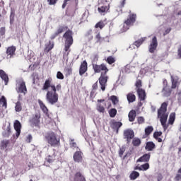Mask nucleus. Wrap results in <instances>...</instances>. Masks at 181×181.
<instances>
[{
    "label": "nucleus",
    "mask_w": 181,
    "mask_h": 181,
    "mask_svg": "<svg viewBox=\"0 0 181 181\" xmlns=\"http://www.w3.org/2000/svg\"><path fill=\"white\" fill-rule=\"evenodd\" d=\"M42 90L47 91L45 98L48 104L54 105V104H56V103L59 101V95L57 94V92H56L54 85L52 84V79L45 80Z\"/></svg>",
    "instance_id": "nucleus-1"
},
{
    "label": "nucleus",
    "mask_w": 181,
    "mask_h": 181,
    "mask_svg": "<svg viewBox=\"0 0 181 181\" xmlns=\"http://www.w3.org/2000/svg\"><path fill=\"white\" fill-rule=\"evenodd\" d=\"M168 108V104L166 103H163L161 105L160 108L158 111V117L160 118V121L161 122V125H163L164 129H166L168 128V126H166V122L168 121V117L169 114L167 111Z\"/></svg>",
    "instance_id": "nucleus-2"
},
{
    "label": "nucleus",
    "mask_w": 181,
    "mask_h": 181,
    "mask_svg": "<svg viewBox=\"0 0 181 181\" xmlns=\"http://www.w3.org/2000/svg\"><path fill=\"white\" fill-rule=\"evenodd\" d=\"M45 139L51 146H56V145H59L60 142V139H57V136H56V134L53 132L47 133Z\"/></svg>",
    "instance_id": "nucleus-3"
},
{
    "label": "nucleus",
    "mask_w": 181,
    "mask_h": 181,
    "mask_svg": "<svg viewBox=\"0 0 181 181\" xmlns=\"http://www.w3.org/2000/svg\"><path fill=\"white\" fill-rule=\"evenodd\" d=\"M71 31H66L64 35V37L66 39L65 41V52H70V47L71 45H73V36H72Z\"/></svg>",
    "instance_id": "nucleus-4"
},
{
    "label": "nucleus",
    "mask_w": 181,
    "mask_h": 181,
    "mask_svg": "<svg viewBox=\"0 0 181 181\" xmlns=\"http://www.w3.org/2000/svg\"><path fill=\"white\" fill-rule=\"evenodd\" d=\"M93 69L95 73H100L101 71H105V74L108 71V68H107V66L104 64H102L100 65L93 64Z\"/></svg>",
    "instance_id": "nucleus-5"
},
{
    "label": "nucleus",
    "mask_w": 181,
    "mask_h": 181,
    "mask_svg": "<svg viewBox=\"0 0 181 181\" xmlns=\"http://www.w3.org/2000/svg\"><path fill=\"white\" fill-rule=\"evenodd\" d=\"M17 92L21 94H26L28 90L26 89V84L23 81L17 83Z\"/></svg>",
    "instance_id": "nucleus-6"
},
{
    "label": "nucleus",
    "mask_w": 181,
    "mask_h": 181,
    "mask_svg": "<svg viewBox=\"0 0 181 181\" xmlns=\"http://www.w3.org/2000/svg\"><path fill=\"white\" fill-rule=\"evenodd\" d=\"M158 47V38L156 37H153L148 47V50L150 53H155V50H156Z\"/></svg>",
    "instance_id": "nucleus-7"
},
{
    "label": "nucleus",
    "mask_w": 181,
    "mask_h": 181,
    "mask_svg": "<svg viewBox=\"0 0 181 181\" xmlns=\"http://www.w3.org/2000/svg\"><path fill=\"white\" fill-rule=\"evenodd\" d=\"M136 21V14L135 13H130L127 18V19L124 21L126 25L129 26H132L134 23H135Z\"/></svg>",
    "instance_id": "nucleus-8"
},
{
    "label": "nucleus",
    "mask_w": 181,
    "mask_h": 181,
    "mask_svg": "<svg viewBox=\"0 0 181 181\" xmlns=\"http://www.w3.org/2000/svg\"><path fill=\"white\" fill-rule=\"evenodd\" d=\"M99 83L102 91H105V86L107 84V76L103 75L102 74L100 77L99 78Z\"/></svg>",
    "instance_id": "nucleus-9"
},
{
    "label": "nucleus",
    "mask_w": 181,
    "mask_h": 181,
    "mask_svg": "<svg viewBox=\"0 0 181 181\" xmlns=\"http://www.w3.org/2000/svg\"><path fill=\"white\" fill-rule=\"evenodd\" d=\"M110 10V4L105 1L104 5L100 4L98 11L100 13H104V12H108Z\"/></svg>",
    "instance_id": "nucleus-10"
},
{
    "label": "nucleus",
    "mask_w": 181,
    "mask_h": 181,
    "mask_svg": "<svg viewBox=\"0 0 181 181\" xmlns=\"http://www.w3.org/2000/svg\"><path fill=\"white\" fill-rule=\"evenodd\" d=\"M15 52H16V47L14 46L8 47L6 50L7 59H11V57H13V56H15Z\"/></svg>",
    "instance_id": "nucleus-11"
},
{
    "label": "nucleus",
    "mask_w": 181,
    "mask_h": 181,
    "mask_svg": "<svg viewBox=\"0 0 181 181\" xmlns=\"http://www.w3.org/2000/svg\"><path fill=\"white\" fill-rule=\"evenodd\" d=\"M40 115L39 114H35V115L33 116V117L30 119V122L31 125L33 126H36L39 122H40Z\"/></svg>",
    "instance_id": "nucleus-12"
},
{
    "label": "nucleus",
    "mask_w": 181,
    "mask_h": 181,
    "mask_svg": "<svg viewBox=\"0 0 181 181\" xmlns=\"http://www.w3.org/2000/svg\"><path fill=\"white\" fill-rule=\"evenodd\" d=\"M22 128V124L19 120H16L14 122V129L16 132V135L17 138H19V135H21V129Z\"/></svg>",
    "instance_id": "nucleus-13"
},
{
    "label": "nucleus",
    "mask_w": 181,
    "mask_h": 181,
    "mask_svg": "<svg viewBox=\"0 0 181 181\" xmlns=\"http://www.w3.org/2000/svg\"><path fill=\"white\" fill-rule=\"evenodd\" d=\"M74 162H77L80 163V162H83V153L81 151H76L74 154Z\"/></svg>",
    "instance_id": "nucleus-14"
},
{
    "label": "nucleus",
    "mask_w": 181,
    "mask_h": 181,
    "mask_svg": "<svg viewBox=\"0 0 181 181\" xmlns=\"http://www.w3.org/2000/svg\"><path fill=\"white\" fill-rule=\"evenodd\" d=\"M137 94L139 95V98L140 101H144L145 98H146V93L145 90L142 88L136 89Z\"/></svg>",
    "instance_id": "nucleus-15"
},
{
    "label": "nucleus",
    "mask_w": 181,
    "mask_h": 181,
    "mask_svg": "<svg viewBox=\"0 0 181 181\" xmlns=\"http://www.w3.org/2000/svg\"><path fill=\"white\" fill-rule=\"evenodd\" d=\"M124 136L127 139V141H129V139L134 138V131L131 129L125 130L124 132Z\"/></svg>",
    "instance_id": "nucleus-16"
},
{
    "label": "nucleus",
    "mask_w": 181,
    "mask_h": 181,
    "mask_svg": "<svg viewBox=\"0 0 181 181\" xmlns=\"http://www.w3.org/2000/svg\"><path fill=\"white\" fill-rule=\"evenodd\" d=\"M87 71V62L83 61V63L81 64L80 69H79V74L80 76H83L84 73Z\"/></svg>",
    "instance_id": "nucleus-17"
},
{
    "label": "nucleus",
    "mask_w": 181,
    "mask_h": 181,
    "mask_svg": "<svg viewBox=\"0 0 181 181\" xmlns=\"http://www.w3.org/2000/svg\"><path fill=\"white\" fill-rule=\"evenodd\" d=\"M97 110L99 112H104L105 109L104 108V100H98Z\"/></svg>",
    "instance_id": "nucleus-18"
},
{
    "label": "nucleus",
    "mask_w": 181,
    "mask_h": 181,
    "mask_svg": "<svg viewBox=\"0 0 181 181\" xmlns=\"http://www.w3.org/2000/svg\"><path fill=\"white\" fill-rule=\"evenodd\" d=\"M0 77L2 80H4L6 86V84H8V82L9 81V78L8 77L6 73L4 71V70H0Z\"/></svg>",
    "instance_id": "nucleus-19"
},
{
    "label": "nucleus",
    "mask_w": 181,
    "mask_h": 181,
    "mask_svg": "<svg viewBox=\"0 0 181 181\" xmlns=\"http://www.w3.org/2000/svg\"><path fill=\"white\" fill-rule=\"evenodd\" d=\"M149 159H151V154L146 153L144 154L143 156L140 157L137 162H149Z\"/></svg>",
    "instance_id": "nucleus-20"
},
{
    "label": "nucleus",
    "mask_w": 181,
    "mask_h": 181,
    "mask_svg": "<svg viewBox=\"0 0 181 181\" xmlns=\"http://www.w3.org/2000/svg\"><path fill=\"white\" fill-rule=\"evenodd\" d=\"M111 127L113 129H116L117 133H118V129L122 127V123L120 122H113Z\"/></svg>",
    "instance_id": "nucleus-21"
},
{
    "label": "nucleus",
    "mask_w": 181,
    "mask_h": 181,
    "mask_svg": "<svg viewBox=\"0 0 181 181\" xmlns=\"http://www.w3.org/2000/svg\"><path fill=\"white\" fill-rule=\"evenodd\" d=\"M38 104H39L42 111H43L44 114H47V112H49V110L47 109V107H46V105H45V103H43V101L39 100Z\"/></svg>",
    "instance_id": "nucleus-22"
},
{
    "label": "nucleus",
    "mask_w": 181,
    "mask_h": 181,
    "mask_svg": "<svg viewBox=\"0 0 181 181\" xmlns=\"http://www.w3.org/2000/svg\"><path fill=\"white\" fill-rule=\"evenodd\" d=\"M129 120L130 122H134L135 121V118L136 117V112L135 110H132L129 113Z\"/></svg>",
    "instance_id": "nucleus-23"
},
{
    "label": "nucleus",
    "mask_w": 181,
    "mask_h": 181,
    "mask_svg": "<svg viewBox=\"0 0 181 181\" xmlns=\"http://www.w3.org/2000/svg\"><path fill=\"white\" fill-rule=\"evenodd\" d=\"M119 33H124L127 32L129 29V26L127 25V23H124L123 24L120 25L119 26Z\"/></svg>",
    "instance_id": "nucleus-24"
},
{
    "label": "nucleus",
    "mask_w": 181,
    "mask_h": 181,
    "mask_svg": "<svg viewBox=\"0 0 181 181\" xmlns=\"http://www.w3.org/2000/svg\"><path fill=\"white\" fill-rule=\"evenodd\" d=\"M145 40H146V37H141L140 39L135 41L134 42V46H136V47H139L142 45V43L145 42Z\"/></svg>",
    "instance_id": "nucleus-25"
},
{
    "label": "nucleus",
    "mask_w": 181,
    "mask_h": 181,
    "mask_svg": "<svg viewBox=\"0 0 181 181\" xmlns=\"http://www.w3.org/2000/svg\"><path fill=\"white\" fill-rule=\"evenodd\" d=\"M145 148L146 151H153L155 149V144L152 141H148L146 143Z\"/></svg>",
    "instance_id": "nucleus-26"
},
{
    "label": "nucleus",
    "mask_w": 181,
    "mask_h": 181,
    "mask_svg": "<svg viewBox=\"0 0 181 181\" xmlns=\"http://www.w3.org/2000/svg\"><path fill=\"white\" fill-rule=\"evenodd\" d=\"M4 129H5V134L4 135V136L8 138L11 134V124H6L4 127Z\"/></svg>",
    "instance_id": "nucleus-27"
},
{
    "label": "nucleus",
    "mask_w": 181,
    "mask_h": 181,
    "mask_svg": "<svg viewBox=\"0 0 181 181\" xmlns=\"http://www.w3.org/2000/svg\"><path fill=\"white\" fill-rule=\"evenodd\" d=\"M178 81L179 78L177 76H171L172 88H176V87L177 86Z\"/></svg>",
    "instance_id": "nucleus-28"
},
{
    "label": "nucleus",
    "mask_w": 181,
    "mask_h": 181,
    "mask_svg": "<svg viewBox=\"0 0 181 181\" xmlns=\"http://www.w3.org/2000/svg\"><path fill=\"white\" fill-rule=\"evenodd\" d=\"M135 169H137L138 170H148L149 169V163H146L145 164H143L140 165L139 167H136Z\"/></svg>",
    "instance_id": "nucleus-29"
},
{
    "label": "nucleus",
    "mask_w": 181,
    "mask_h": 181,
    "mask_svg": "<svg viewBox=\"0 0 181 181\" xmlns=\"http://www.w3.org/2000/svg\"><path fill=\"white\" fill-rule=\"evenodd\" d=\"M15 111L16 112H21V111H22V103H21V101H17L15 103Z\"/></svg>",
    "instance_id": "nucleus-30"
},
{
    "label": "nucleus",
    "mask_w": 181,
    "mask_h": 181,
    "mask_svg": "<svg viewBox=\"0 0 181 181\" xmlns=\"http://www.w3.org/2000/svg\"><path fill=\"white\" fill-rule=\"evenodd\" d=\"M0 104H2V107L3 108H5V110L8 108V103L6 102V98L5 96H1L0 98Z\"/></svg>",
    "instance_id": "nucleus-31"
},
{
    "label": "nucleus",
    "mask_w": 181,
    "mask_h": 181,
    "mask_svg": "<svg viewBox=\"0 0 181 181\" xmlns=\"http://www.w3.org/2000/svg\"><path fill=\"white\" fill-rule=\"evenodd\" d=\"M175 119H176V114L175 112H173L170 115L168 124H170V125H173Z\"/></svg>",
    "instance_id": "nucleus-32"
},
{
    "label": "nucleus",
    "mask_w": 181,
    "mask_h": 181,
    "mask_svg": "<svg viewBox=\"0 0 181 181\" xmlns=\"http://www.w3.org/2000/svg\"><path fill=\"white\" fill-rule=\"evenodd\" d=\"M131 180H136L138 177H139V173L136 171H133L129 175Z\"/></svg>",
    "instance_id": "nucleus-33"
},
{
    "label": "nucleus",
    "mask_w": 181,
    "mask_h": 181,
    "mask_svg": "<svg viewBox=\"0 0 181 181\" xmlns=\"http://www.w3.org/2000/svg\"><path fill=\"white\" fill-rule=\"evenodd\" d=\"M54 47V44L53 42H49L48 44L45 45V52H47V53H49V50H52V49H53V47Z\"/></svg>",
    "instance_id": "nucleus-34"
},
{
    "label": "nucleus",
    "mask_w": 181,
    "mask_h": 181,
    "mask_svg": "<svg viewBox=\"0 0 181 181\" xmlns=\"http://www.w3.org/2000/svg\"><path fill=\"white\" fill-rule=\"evenodd\" d=\"M170 88H169L168 86H165L163 90V94L164 97H169V95H170Z\"/></svg>",
    "instance_id": "nucleus-35"
},
{
    "label": "nucleus",
    "mask_w": 181,
    "mask_h": 181,
    "mask_svg": "<svg viewBox=\"0 0 181 181\" xmlns=\"http://www.w3.org/2000/svg\"><path fill=\"white\" fill-rule=\"evenodd\" d=\"M57 159V157H56V155H52V156H48L46 158V160L49 163H52V162H54V160H56Z\"/></svg>",
    "instance_id": "nucleus-36"
},
{
    "label": "nucleus",
    "mask_w": 181,
    "mask_h": 181,
    "mask_svg": "<svg viewBox=\"0 0 181 181\" xmlns=\"http://www.w3.org/2000/svg\"><path fill=\"white\" fill-rule=\"evenodd\" d=\"M92 87H93V89L90 93V97H94L95 95V90L98 88V82L95 83Z\"/></svg>",
    "instance_id": "nucleus-37"
},
{
    "label": "nucleus",
    "mask_w": 181,
    "mask_h": 181,
    "mask_svg": "<svg viewBox=\"0 0 181 181\" xmlns=\"http://www.w3.org/2000/svg\"><path fill=\"white\" fill-rule=\"evenodd\" d=\"M9 144V141L4 140L0 143L1 149H6L8 145Z\"/></svg>",
    "instance_id": "nucleus-38"
},
{
    "label": "nucleus",
    "mask_w": 181,
    "mask_h": 181,
    "mask_svg": "<svg viewBox=\"0 0 181 181\" xmlns=\"http://www.w3.org/2000/svg\"><path fill=\"white\" fill-rule=\"evenodd\" d=\"M127 98L129 103H134V101H135V100H136L135 95H134L132 93H129L127 95Z\"/></svg>",
    "instance_id": "nucleus-39"
},
{
    "label": "nucleus",
    "mask_w": 181,
    "mask_h": 181,
    "mask_svg": "<svg viewBox=\"0 0 181 181\" xmlns=\"http://www.w3.org/2000/svg\"><path fill=\"white\" fill-rule=\"evenodd\" d=\"M75 177H76V181H86V178H84V177L82 176L81 173H77L76 174Z\"/></svg>",
    "instance_id": "nucleus-40"
},
{
    "label": "nucleus",
    "mask_w": 181,
    "mask_h": 181,
    "mask_svg": "<svg viewBox=\"0 0 181 181\" xmlns=\"http://www.w3.org/2000/svg\"><path fill=\"white\" fill-rule=\"evenodd\" d=\"M153 131V127L152 126H148L145 129L146 135H151V133Z\"/></svg>",
    "instance_id": "nucleus-41"
},
{
    "label": "nucleus",
    "mask_w": 181,
    "mask_h": 181,
    "mask_svg": "<svg viewBox=\"0 0 181 181\" xmlns=\"http://www.w3.org/2000/svg\"><path fill=\"white\" fill-rule=\"evenodd\" d=\"M132 144L134 146H139V145H141V139L134 138L133 139Z\"/></svg>",
    "instance_id": "nucleus-42"
},
{
    "label": "nucleus",
    "mask_w": 181,
    "mask_h": 181,
    "mask_svg": "<svg viewBox=\"0 0 181 181\" xmlns=\"http://www.w3.org/2000/svg\"><path fill=\"white\" fill-rule=\"evenodd\" d=\"M109 114H110V117H111V118H114V117H115L117 115V109H111L109 111Z\"/></svg>",
    "instance_id": "nucleus-43"
},
{
    "label": "nucleus",
    "mask_w": 181,
    "mask_h": 181,
    "mask_svg": "<svg viewBox=\"0 0 181 181\" xmlns=\"http://www.w3.org/2000/svg\"><path fill=\"white\" fill-rule=\"evenodd\" d=\"M104 26H105V24L104 23V22L103 21H100L99 23H98L95 25V28L96 29H98V28L100 29H103V28H104Z\"/></svg>",
    "instance_id": "nucleus-44"
},
{
    "label": "nucleus",
    "mask_w": 181,
    "mask_h": 181,
    "mask_svg": "<svg viewBox=\"0 0 181 181\" xmlns=\"http://www.w3.org/2000/svg\"><path fill=\"white\" fill-rule=\"evenodd\" d=\"M110 100L112 102V104L115 105V104H118V98L115 95H112L110 97Z\"/></svg>",
    "instance_id": "nucleus-45"
},
{
    "label": "nucleus",
    "mask_w": 181,
    "mask_h": 181,
    "mask_svg": "<svg viewBox=\"0 0 181 181\" xmlns=\"http://www.w3.org/2000/svg\"><path fill=\"white\" fill-rule=\"evenodd\" d=\"M63 32V28H59L57 31L54 33V35H52L51 38L54 39L57 35Z\"/></svg>",
    "instance_id": "nucleus-46"
},
{
    "label": "nucleus",
    "mask_w": 181,
    "mask_h": 181,
    "mask_svg": "<svg viewBox=\"0 0 181 181\" xmlns=\"http://www.w3.org/2000/svg\"><path fill=\"white\" fill-rule=\"evenodd\" d=\"M107 62L109 64H112V63L115 62V59L112 57H108L107 59Z\"/></svg>",
    "instance_id": "nucleus-47"
},
{
    "label": "nucleus",
    "mask_w": 181,
    "mask_h": 181,
    "mask_svg": "<svg viewBox=\"0 0 181 181\" xmlns=\"http://www.w3.org/2000/svg\"><path fill=\"white\" fill-rule=\"evenodd\" d=\"M57 78H58L59 80H63V78H64V76L62 72L58 71L57 73Z\"/></svg>",
    "instance_id": "nucleus-48"
},
{
    "label": "nucleus",
    "mask_w": 181,
    "mask_h": 181,
    "mask_svg": "<svg viewBox=\"0 0 181 181\" xmlns=\"http://www.w3.org/2000/svg\"><path fill=\"white\" fill-rule=\"evenodd\" d=\"M136 90H138V88H141V87H142V81H141V80L136 81Z\"/></svg>",
    "instance_id": "nucleus-49"
},
{
    "label": "nucleus",
    "mask_w": 181,
    "mask_h": 181,
    "mask_svg": "<svg viewBox=\"0 0 181 181\" xmlns=\"http://www.w3.org/2000/svg\"><path fill=\"white\" fill-rule=\"evenodd\" d=\"M124 152H125V148L124 147H122L119 151V155L120 158H122V156L124 155Z\"/></svg>",
    "instance_id": "nucleus-50"
},
{
    "label": "nucleus",
    "mask_w": 181,
    "mask_h": 181,
    "mask_svg": "<svg viewBox=\"0 0 181 181\" xmlns=\"http://www.w3.org/2000/svg\"><path fill=\"white\" fill-rule=\"evenodd\" d=\"M48 5H56L57 0H47Z\"/></svg>",
    "instance_id": "nucleus-51"
},
{
    "label": "nucleus",
    "mask_w": 181,
    "mask_h": 181,
    "mask_svg": "<svg viewBox=\"0 0 181 181\" xmlns=\"http://www.w3.org/2000/svg\"><path fill=\"white\" fill-rule=\"evenodd\" d=\"M70 146L71 148H77V144L74 140H71Z\"/></svg>",
    "instance_id": "nucleus-52"
},
{
    "label": "nucleus",
    "mask_w": 181,
    "mask_h": 181,
    "mask_svg": "<svg viewBox=\"0 0 181 181\" xmlns=\"http://www.w3.org/2000/svg\"><path fill=\"white\" fill-rule=\"evenodd\" d=\"M160 135H162L161 132H156L153 134V136H154L155 139L158 138V136H160Z\"/></svg>",
    "instance_id": "nucleus-53"
},
{
    "label": "nucleus",
    "mask_w": 181,
    "mask_h": 181,
    "mask_svg": "<svg viewBox=\"0 0 181 181\" xmlns=\"http://www.w3.org/2000/svg\"><path fill=\"white\" fill-rule=\"evenodd\" d=\"M54 88H55V93H57V91H60V90H62V85L58 84L57 86H54Z\"/></svg>",
    "instance_id": "nucleus-54"
},
{
    "label": "nucleus",
    "mask_w": 181,
    "mask_h": 181,
    "mask_svg": "<svg viewBox=\"0 0 181 181\" xmlns=\"http://www.w3.org/2000/svg\"><path fill=\"white\" fill-rule=\"evenodd\" d=\"M144 122H145V119L143 117H138L139 124H144Z\"/></svg>",
    "instance_id": "nucleus-55"
},
{
    "label": "nucleus",
    "mask_w": 181,
    "mask_h": 181,
    "mask_svg": "<svg viewBox=\"0 0 181 181\" xmlns=\"http://www.w3.org/2000/svg\"><path fill=\"white\" fill-rule=\"evenodd\" d=\"M69 1L70 0H65L64 3L62 5V8L64 9V8H66V5H67V4H66V2H69ZM75 3L78 4V0H75Z\"/></svg>",
    "instance_id": "nucleus-56"
},
{
    "label": "nucleus",
    "mask_w": 181,
    "mask_h": 181,
    "mask_svg": "<svg viewBox=\"0 0 181 181\" xmlns=\"http://www.w3.org/2000/svg\"><path fill=\"white\" fill-rule=\"evenodd\" d=\"M30 141H32V135L28 134L26 139V142H28V144H30Z\"/></svg>",
    "instance_id": "nucleus-57"
},
{
    "label": "nucleus",
    "mask_w": 181,
    "mask_h": 181,
    "mask_svg": "<svg viewBox=\"0 0 181 181\" xmlns=\"http://www.w3.org/2000/svg\"><path fill=\"white\" fill-rule=\"evenodd\" d=\"M170 30H172V28H167V29L165 30V32H164V33H163V35L165 36V35H168V33H170Z\"/></svg>",
    "instance_id": "nucleus-58"
},
{
    "label": "nucleus",
    "mask_w": 181,
    "mask_h": 181,
    "mask_svg": "<svg viewBox=\"0 0 181 181\" xmlns=\"http://www.w3.org/2000/svg\"><path fill=\"white\" fill-rule=\"evenodd\" d=\"M134 49H135V45L133 43L130 45V46L127 48V50H134Z\"/></svg>",
    "instance_id": "nucleus-59"
},
{
    "label": "nucleus",
    "mask_w": 181,
    "mask_h": 181,
    "mask_svg": "<svg viewBox=\"0 0 181 181\" xmlns=\"http://www.w3.org/2000/svg\"><path fill=\"white\" fill-rule=\"evenodd\" d=\"M0 34L1 35V36H4V35H5V28H1L0 29Z\"/></svg>",
    "instance_id": "nucleus-60"
},
{
    "label": "nucleus",
    "mask_w": 181,
    "mask_h": 181,
    "mask_svg": "<svg viewBox=\"0 0 181 181\" xmlns=\"http://www.w3.org/2000/svg\"><path fill=\"white\" fill-rule=\"evenodd\" d=\"M177 53L178 57H180V59H181V45L178 47Z\"/></svg>",
    "instance_id": "nucleus-61"
},
{
    "label": "nucleus",
    "mask_w": 181,
    "mask_h": 181,
    "mask_svg": "<svg viewBox=\"0 0 181 181\" xmlns=\"http://www.w3.org/2000/svg\"><path fill=\"white\" fill-rule=\"evenodd\" d=\"M96 40L97 42H100L101 40V35H100V33H98L97 35H96Z\"/></svg>",
    "instance_id": "nucleus-62"
},
{
    "label": "nucleus",
    "mask_w": 181,
    "mask_h": 181,
    "mask_svg": "<svg viewBox=\"0 0 181 181\" xmlns=\"http://www.w3.org/2000/svg\"><path fill=\"white\" fill-rule=\"evenodd\" d=\"M180 179H181V175L177 174V175L175 177V180L179 181V180H180Z\"/></svg>",
    "instance_id": "nucleus-63"
},
{
    "label": "nucleus",
    "mask_w": 181,
    "mask_h": 181,
    "mask_svg": "<svg viewBox=\"0 0 181 181\" xmlns=\"http://www.w3.org/2000/svg\"><path fill=\"white\" fill-rule=\"evenodd\" d=\"M162 179H163L162 175L160 174V175H158V181H160V180H162Z\"/></svg>",
    "instance_id": "nucleus-64"
}]
</instances>
